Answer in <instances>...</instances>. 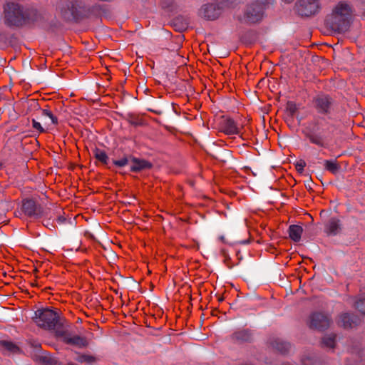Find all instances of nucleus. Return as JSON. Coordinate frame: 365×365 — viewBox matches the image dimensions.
<instances>
[{"label":"nucleus","instance_id":"423d86ee","mask_svg":"<svg viewBox=\"0 0 365 365\" xmlns=\"http://www.w3.org/2000/svg\"><path fill=\"white\" fill-rule=\"evenodd\" d=\"M320 0H299L297 9L302 16H311L317 14L321 8Z\"/></svg>","mask_w":365,"mask_h":365},{"label":"nucleus","instance_id":"2eb2a0df","mask_svg":"<svg viewBox=\"0 0 365 365\" xmlns=\"http://www.w3.org/2000/svg\"><path fill=\"white\" fill-rule=\"evenodd\" d=\"M150 168H151V164L145 160H140L138 158H133L131 160V171L139 172Z\"/></svg>","mask_w":365,"mask_h":365},{"label":"nucleus","instance_id":"9d476101","mask_svg":"<svg viewBox=\"0 0 365 365\" xmlns=\"http://www.w3.org/2000/svg\"><path fill=\"white\" fill-rule=\"evenodd\" d=\"M330 319L322 313H315L311 316L310 327L315 329L322 330L329 326Z\"/></svg>","mask_w":365,"mask_h":365},{"label":"nucleus","instance_id":"f257e3e1","mask_svg":"<svg viewBox=\"0 0 365 365\" xmlns=\"http://www.w3.org/2000/svg\"><path fill=\"white\" fill-rule=\"evenodd\" d=\"M351 13L352 10L349 4L343 1L339 2L334 8L327 22L334 30H345L348 26Z\"/></svg>","mask_w":365,"mask_h":365},{"label":"nucleus","instance_id":"c85d7f7f","mask_svg":"<svg viewBox=\"0 0 365 365\" xmlns=\"http://www.w3.org/2000/svg\"><path fill=\"white\" fill-rule=\"evenodd\" d=\"M296 169L298 172L302 173L304 170V167L306 166V163L303 160H300L296 163Z\"/></svg>","mask_w":365,"mask_h":365},{"label":"nucleus","instance_id":"7ed1b4c3","mask_svg":"<svg viewBox=\"0 0 365 365\" xmlns=\"http://www.w3.org/2000/svg\"><path fill=\"white\" fill-rule=\"evenodd\" d=\"M35 322L46 329H54L59 323V314L51 309H38L35 312Z\"/></svg>","mask_w":365,"mask_h":365},{"label":"nucleus","instance_id":"0eeeda50","mask_svg":"<svg viewBox=\"0 0 365 365\" xmlns=\"http://www.w3.org/2000/svg\"><path fill=\"white\" fill-rule=\"evenodd\" d=\"M78 9L79 5L76 1H64L58 6L61 15L67 21L74 20L78 18Z\"/></svg>","mask_w":365,"mask_h":365},{"label":"nucleus","instance_id":"cd10ccee","mask_svg":"<svg viewBox=\"0 0 365 365\" xmlns=\"http://www.w3.org/2000/svg\"><path fill=\"white\" fill-rule=\"evenodd\" d=\"M2 345L8 350L15 352L18 348L16 345L9 341H3Z\"/></svg>","mask_w":365,"mask_h":365},{"label":"nucleus","instance_id":"6ab92c4d","mask_svg":"<svg viewBox=\"0 0 365 365\" xmlns=\"http://www.w3.org/2000/svg\"><path fill=\"white\" fill-rule=\"evenodd\" d=\"M94 155H95V158L98 160H99L100 162H101L103 164H107L108 160V157L105 151H103L101 149L96 148L94 150Z\"/></svg>","mask_w":365,"mask_h":365},{"label":"nucleus","instance_id":"39448f33","mask_svg":"<svg viewBox=\"0 0 365 365\" xmlns=\"http://www.w3.org/2000/svg\"><path fill=\"white\" fill-rule=\"evenodd\" d=\"M272 0H251L247 5L244 18L250 23H256L260 21L264 15V11L266 5L271 2Z\"/></svg>","mask_w":365,"mask_h":365},{"label":"nucleus","instance_id":"20e7f679","mask_svg":"<svg viewBox=\"0 0 365 365\" xmlns=\"http://www.w3.org/2000/svg\"><path fill=\"white\" fill-rule=\"evenodd\" d=\"M5 22L9 26H21L26 20L23 9L14 3H7L4 6Z\"/></svg>","mask_w":365,"mask_h":365},{"label":"nucleus","instance_id":"bb28decb","mask_svg":"<svg viewBox=\"0 0 365 365\" xmlns=\"http://www.w3.org/2000/svg\"><path fill=\"white\" fill-rule=\"evenodd\" d=\"M129 163V160L127 158H123L120 160H114L113 163L115 165L118 167H124L126 165H128Z\"/></svg>","mask_w":365,"mask_h":365},{"label":"nucleus","instance_id":"2f4dec72","mask_svg":"<svg viewBox=\"0 0 365 365\" xmlns=\"http://www.w3.org/2000/svg\"><path fill=\"white\" fill-rule=\"evenodd\" d=\"M283 1H285V2H291V1H292L293 0H283Z\"/></svg>","mask_w":365,"mask_h":365},{"label":"nucleus","instance_id":"393cba45","mask_svg":"<svg viewBox=\"0 0 365 365\" xmlns=\"http://www.w3.org/2000/svg\"><path fill=\"white\" fill-rule=\"evenodd\" d=\"M356 307L359 312L365 314V296L356 302Z\"/></svg>","mask_w":365,"mask_h":365},{"label":"nucleus","instance_id":"4468645a","mask_svg":"<svg viewBox=\"0 0 365 365\" xmlns=\"http://www.w3.org/2000/svg\"><path fill=\"white\" fill-rule=\"evenodd\" d=\"M41 116L45 118L44 125L46 128H48L52 125H56L58 123V118L48 109H43L41 110Z\"/></svg>","mask_w":365,"mask_h":365},{"label":"nucleus","instance_id":"b1692460","mask_svg":"<svg viewBox=\"0 0 365 365\" xmlns=\"http://www.w3.org/2000/svg\"><path fill=\"white\" fill-rule=\"evenodd\" d=\"M76 360L80 363L87 362V363H92L95 361V358L92 356L89 355H81L78 356Z\"/></svg>","mask_w":365,"mask_h":365},{"label":"nucleus","instance_id":"4be33fe9","mask_svg":"<svg viewBox=\"0 0 365 365\" xmlns=\"http://www.w3.org/2000/svg\"><path fill=\"white\" fill-rule=\"evenodd\" d=\"M322 343L328 348H334L335 345V335L325 336L323 338Z\"/></svg>","mask_w":365,"mask_h":365},{"label":"nucleus","instance_id":"9b49d317","mask_svg":"<svg viewBox=\"0 0 365 365\" xmlns=\"http://www.w3.org/2000/svg\"><path fill=\"white\" fill-rule=\"evenodd\" d=\"M22 208L24 213L29 216L41 217L42 215L41 207L37 205L33 200H24Z\"/></svg>","mask_w":365,"mask_h":365},{"label":"nucleus","instance_id":"7c9ffc66","mask_svg":"<svg viewBox=\"0 0 365 365\" xmlns=\"http://www.w3.org/2000/svg\"><path fill=\"white\" fill-rule=\"evenodd\" d=\"M302 362L304 365H308V363L304 359L302 360Z\"/></svg>","mask_w":365,"mask_h":365},{"label":"nucleus","instance_id":"f8f14e48","mask_svg":"<svg viewBox=\"0 0 365 365\" xmlns=\"http://www.w3.org/2000/svg\"><path fill=\"white\" fill-rule=\"evenodd\" d=\"M220 129L227 135H236L240 132L239 125L231 118L223 119L220 123Z\"/></svg>","mask_w":365,"mask_h":365},{"label":"nucleus","instance_id":"ddd939ff","mask_svg":"<svg viewBox=\"0 0 365 365\" xmlns=\"http://www.w3.org/2000/svg\"><path fill=\"white\" fill-rule=\"evenodd\" d=\"M341 226L339 219L332 217L325 225L324 232L328 235H336L341 232Z\"/></svg>","mask_w":365,"mask_h":365},{"label":"nucleus","instance_id":"5701e85b","mask_svg":"<svg viewBox=\"0 0 365 365\" xmlns=\"http://www.w3.org/2000/svg\"><path fill=\"white\" fill-rule=\"evenodd\" d=\"M32 127L38 133H43L47 129L43 127L41 123L34 118L32 119Z\"/></svg>","mask_w":365,"mask_h":365},{"label":"nucleus","instance_id":"a211bd4d","mask_svg":"<svg viewBox=\"0 0 365 365\" xmlns=\"http://www.w3.org/2000/svg\"><path fill=\"white\" fill-rule=\"evenodd\" d=\"M338 323L344 328H349L352 327L354 322L350 314L345 313L339 317Z\"/></svg>","mask_w":365,"mask_h":365},{"label":"nucleus","instance_id":"aec40b11","mask_svg":"<svg viewBox=\"0 0 365 365\" xmlns=\"http://www.w3.org/2000/svg\"><path fill=\"white\" fill-rule=\"evenodd\" d=\"M232 337L237 341H247L250 339V333L248 331L242 330L234 333Z\"/></svg>","mask_w":365,"mask_h":365},{"label":"nucleus","instance_id":"a878e982","mask_svg":"<svg viewBox=\"0 0 365 365\" xmlns=\"http://www.w3.org/2000/svg\"><path fill=\"white\" fill-rule=\"evenodd\" d=\"M289 346V344H287L286 342L281 341V342L277 343V344L276 346V349L277 350H279L280 352L283 353L288 350Z\"/></svg>","mask_w":365,"mask_h":365},{"label":"nucleus","instance_id":"412c9836","mask_svg":"<svg viewBox=\"0 0 365 365\" xmlns=\"http://www.w3.org/2000/svg\"><path fill=\"white\" fill-rule=\"evenodd\" d=\"M324 166L327 170L334 174L336 173L339 170L338 165L333 160H326L324 162Z\"/></svg>","mask_w":365,"mask_h":365},{"label":"nucleus","instance_id":"f3484780","mask_svg":"<svg viewBox=\"0 0 365 365\" xmlns=\"http://www.w3.org/2000/svg\"><path fill=\"white\" fill-rule=\"evenodd\" d=\"M302 232L303 229L299 225H293L289 227V236L294 242L300 240Z\"/></svg>","mask_w":365,"mask_h":365},{"label":"nucleus","instance_id":"6e6552de","mask_svg":"<svg viewBox=\"0 0 365 365\" xmlns=\"http://www.w3.org/2000/svg\"><path fill=\"white\" fill-rule=\"evenodd\" d=\"M56 335L58 337H61L65 343L76 346L79 348L85 347L88 344V342L84 337L78 335H73L68 331L58 330L56 331Z\"/></svg>","mask_w":365,"mask_h":365},{"label":"nucleus","instance_id":"c756f323","mask_svg":"<svg viewBox=\"0 0 365 365\" xmlns=\"http://www.w3.org/2000/svg\"><path fill=\"white\" fill-rule=\"evenodd\" d=\"M288 106L289 107L290 110L293 113L294 111V106L293 104H289Z\"/></svg>","mask_w":365,"mask_h":365},{"label":"nucleus","instance_id":"1a4fd4ad","mask_svg":"<svg viewBox=\"0 0 365 365\" xmlns=\"http://www.w3.org/2000/svg\"><path fill=\"white\" fill-rule=\"evenodd\" d=\"M327 137L328 133L326 128H324L319 125L314 127L308 135L311 143L322 147L324 145Z\"/></svg>","mask_w":365,"mask_h":365},{"label":"nucleus","instance_id":"dca6fc26","mask_svg":"<svg viewBox=\"0 0 365 365\" xmlns=\"http://www.w3.org/2000/svg\"><path fill=\"white\" fill-rule=\"evenodd\" d=\"M316 106L319 112L327 113L330 106V100L328 96H319L316 100Z\"/></svg>","mask_w":365,"mask_h":365},{"label":"nucleus","instance_id":"f03ea898","mask_svg":"<svg viewBox=\"0 0 365 365\" xmlns=\"http://www.w3.org/2000/svg\"><path fill=\"white\" fill-rule=\"evenodd\" d=\"M233 0H215V2L204 4L199 11V15L207 20L217 19L222 11L233 6Z\"/></svg>","mask_w":365,"mask_h":365}]
</instances>
